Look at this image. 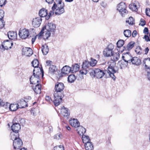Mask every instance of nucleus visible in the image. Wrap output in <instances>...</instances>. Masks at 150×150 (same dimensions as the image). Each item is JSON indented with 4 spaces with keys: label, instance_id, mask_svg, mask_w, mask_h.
Returning a JSON list of instances; mask_svg holds the SVG:
<instances>
[{
    "label": "nucleus",
    "instance_id": "obj_1",
    "mask_svg": "<svg viewBox=\"0 0 150 150\" xmlns=\"http://www.w3.org/2000/svg\"><path fill=\"white\" fill-rule=\"evenodd\" d=\"M64 85L62 83L57 82L56 83L54 92V100L53 102L55 106L59 105L61 102L62 98L64 97L63 90Z\"/></svg>",
    "mask_w": 150,
    "mask_h": 150
},
{
    "label": "nucleus",
    "instance_id": "obj_2",
    "mask_svg": "<svg viewBox=\"0 0 150 150\" xmlns=\"http://www.w3.org/2000/svg\"><path fill=\"white\" fill-rule=\"evenodd\" d=\"M55 28L56 25L55 24L52 23H48L46 27L42 28L39 35L41 36L42 34L44 33L43 36L44 39H47L50 36L51 34H53L54 33Z\"/></svg>",
    "mask_w": 150,
    "mask_h": 150
},
{
    "label": "nucleus",
    "instance_id": "obj_3",
    "mask_svg": "<svg viewBox=\"0 0 150 150\" xmlns=\"http://www.w3.org/2000/svg\"><path fill=\"white\" fill-rule=\"evenodd\" d=\"M38 70V71L36 70L35 69L33 70V75L30 78L31 84H35L40 81V76L41 75V73L42 76H43V71H42L40 67Z\"/></svg>",
    "mask_w": 150,
    "mask_h": 150
},
{
    "label": "nucleus",
    "instance_id": "obj_4",
    "mask_svg": "<svg viewBox=\"0 0 150 150\" xmlns=\"http://www.w3.org/2000/svg\"><path fill=\"white\" fill-rule=\"evenodd\" d=\"M115 61L111 59L109 62V66L106 71L107 73L114 80H115L116 78L114 74L117 72L118 71L117 70H115L114 69L116 64Z\"/></svg>",
    "mask_w": 150,
    "mask_h": 150
},
{
    "label": "nucleus",
    "instance_id": "obj_5",
    "mask_svg": "<svg viewBox=\"0 0 150 150\" xmlns=\"http://www.w3.org/2000/svg\"><path fill=\"white\" fill-rule=\"evenodd\" d=\"M64 3L60 1H59L57 4L54 2L52 9L53 11L56 10L55 11L56 15H60L64 12Z\"/></svg>",
    "mask_w": 150,
    "mask_h": 150
},
{
    "label": "nucleus",
    "instance_id": "obj_6",
    "mask_svg": "<svg viewBox=\"0 0 150 150\" xmlns=\"http://www.w3.org/2000/svg\"><path fill=\"white\" fill-rule=\"evenodd\" d=\"M107 71L104 72L103 70L99 69H96L94 70H90V74L91 76H96L98 78H101L106 74Z\"/></svg>",
    "mask_w": 150,
    "mask_h": 150
},
{
    "label": "nucleus",
    "instance_id": "obj_7",
    "mask_svg": "<svg viewBox=\"0 0 150 150\" xmlns=\"http://www.w3.org/2000/svg\"><path fill=\"white\" fill-rule=\"evenodd\" d=\"M11 139L13 141V145L14 149H19L22 145V141L19 137L18 134L17 136H16L15 134L12 135Z\"/></svg>",
    "mask_w": 150,
    "mask_h": 150
},
{
    "label": "nucleus",
    "instance_id": "obj_8",
    "mask_svg": "<svg viewBox=\"0 0 150 150\" xmlns=\"http://www.w3.org/2000/svg\"><path fill=\"white\" fill-rule=\"evenodd\" d=\"M91 66L90 62L87 60H85L83 62L82 69L80 71V73L86 75L88 72L90 73V70L92 69H89V67Z\"/></svg>",
    "mask_w": 150,
    "mask_h": 150
},
{
    "label": "nucleus",
    "instance_id": "obj_9",
    "mask_svg": "<svg viewBox=\"0 0 150 150\" xmlns=\"http://www.w3.org/2000/svg\"><path fill=\"white\" fill-rule=\"evenodd\" d=\"M117 10L121 14L122 17L124 16L128 13L126 9V6L125 4L123 2H121L117 6Z\"/></svg>",
    "mask_w": 150,
    "mask_h": 150
},
{
    "label": "nucleus",
    "instance_id": "obj_10",
    "mask_svg": "<svg viewBox=\"0 0 150 150\" xmlns=\"http://www.w3.org/2000/svg\"><path fill=\"white\" fill-rule=\"evenodd\" d=\"M114 48V46L112 44H110L103 51L104 55L107 57L111 56L112 54Z\"/></svg>",
    "mask_w": 150,
    "mask_h": 150
},
{
    "label": "nucleus",
    "instance_id": "obj_11",
    "mask_svg": "<svg viewBox=\"0 0 150 150\" xmlns=\"http://www.w3.org/2000/svg\"><path fill=\"white\" fill-rule=\"evenodd\" d=\"M10 42L8 40L6 41H4L2 43L1 46L0 47V50L2 52L5 50H8V49L11 48V46H10Z\"/></svg>",
    "mask_w": 150,
    "mask_h": 150
},
{
    "label": "nucleus",
    "instance_id": "obj_12",
    "mask_svg": "<svg viewBox=\"0 0 150 150\" xmlns=\"http://www.w3.org/2000/svg\"><path fill=\"white\" fill-rule=\"evenodd\" d=\"M16 118L13 120V124L11 126V129L13 132L16 134L18 132L19 130L21 129V126L19 122H16L14 121L16 120Z\"/></svg>",
    "mask_w": 150,
    "mask_h": 150
},
{
    "label": "nucleus",
    "instance_id": "obj_13",
    "mask_svg": "<svg viewBox=\"0 0 150 150\" xmlns=\"http://www.w3.org/2000/svg\"><path fill=\"white\" fill-rule=\"evenodd\" d=\"M18 35L21 38L25 39L29 36V32L28 30L24 29L19 31Z\"/></svg>",
    "mask_w": 150,
    "mask_h": 150
},
{
    "label": "nucleus",
    "instance_id": "obj_14",
    "mask_svg": "<svg viewBox=\"0 0 150 150\" xmlns=\"http://www.w3.org/2000/svg\"><path fill=\"white\" fill-rule=\"evenodd\" d=\"M33 53L32 49L30 47H23L22 49V54L27 57L31 56Z\"/></svg>",
    "mask_w": 150,
    "mask_h": 150
},
{
    "label": "nucleus",
    "instance_id": "obj_15",
    "mask_svg": "<svg viewBox=\"0 0 150 150\" xmlns=\"http://www.w3.org/2000/svg\"><path fill=\"white\" fill-rule=\"evenodd\" d=\"M42 21V19L40 17L33 18L32 21V25L35 28H38L40 26Z\"/></svg>",
    "mask_w": 150,
    "mask_h": 150
},
{
    "label": "nucleus",
    "instance_id": "obj_16",
    "mask_svg": "<svg viewBox=\"0 0 150 150\" xmlns=\"http://www.w3.org/2000/svg\"><path fill=\"white\" fill-rule=\"evenodd\" d=\"M122 58L124 60L125 62H127L128 63H131V61L132 58V57L129 53L127 52L126 53H124L122 56Z\"/></svg>",
    "mask_w": 150,
    "mask_h": 150
},
{
    "label": "nucleus",
    "instance_id": "obj_17",
    "mask_svg": "<svg viewBox=\"0 0 150 150\" xmlns=\"http://www.w3.org/2000/svg\"><path fill=\"white\" fill-rule=\"evenodd\" d=\"M67 109L64 106H63L61 109V115L67 119L70 115V113L68 112Z\"/></svg>",
    "mask_w": 150,
    "mask_h": 150
},
{
    "label": "nucleus",
    "instance_id": "obj_18",
    "mask_svg": "<svg viewBox=\"0 0 150 150\" xmlns=\"http://www.w3.org/2000/svg\"><path fill=\"white\" fill-rule=\"evenodd\" d=\"M47 11L45 8L41 9L39 12V14L40 17H44L46 16V19L47 20L49 18V16H47Z\"/></svg>",
    "mask_w": 150,
    "mask_h": 150
},
{
    "label": "nucleus",
    "instance_id": "obj_19",
    "mask_svg": "<svg viewBox=\"0 0 150 150\" xmlns=\"http://www.w3.org/2000/svg\"><path fill=\"white\" fill-rule=\"evenodd\" d=\"M19 108H24L28 106L26 101L23 99L20 100L17 103Z\"/></svg>",
    "mask_w": 150,
    "mask_h": 150
},
{
    "label": "nucleus",
    "instance_id": "obj_20",
    "mask_svg": "<svg viewBox=\"0 0 150 150\" xmlns=\"http://www.w3.org/2000/svg\"><path fill=\"white\" fill-rule=\"evenodd\" d=\"M8 36L10 40H15L17 39V33L16 32L9 31L8 33Z\"/></svg>",
    "mask_w": 150,
    "mask_h": 150
},
{
    "label": "nucleus",
    "instance_id": "obj_21",
    "mask_svg": "<svg viewBox=\"0 0 150 150\" xmlns=\"http://www.w3.org/2000/svg\"><path fill=\"white\" fill-rule=\"evenodd\" d=\"M132 62V64L138 66L141 64V62L139 59L137 57H132L131 61V63Z\"/></svg>",
    "mask_w": 150,
    "mask_h": 150
},
{
    "label": "nucleus",
    "instance_id": "obj_22",
    "mask_svg": "<svg viewBox=\"0 0 150 150\" xmlns=\"http://www.w3.org/2000/svg\"><path fill=\"white\" fill-rule=\"evenodd\" d=\"M69 123L73 127H76L77 128L80 125L79 122L76 119L73 118L69 120Z\"/></svg>",
    "mask_w": 150,
    "mask_h": 150
},
{
    "label": "nucleus",
    "instance_id": "obj_23",
    "mask_svg": "<svg viewBox=\"0 0 150 150\" xmlns=\"http://www.w3.org/2000/svg\"><path fill=\"white\" fill-rule=\"evenodd\" d=\"M77 131L78 134L80 136L83 135L86 132L85 128L80 125L77 127Z\"/></svg>",
    "mask_w": 150,
    "mask_h": 150
},
{
    "label": "nucleus",
    "instance_id": "obj_24",
    "mask_svg": "<svg viewBox=\"0 0 150 150\" xmlns=\"http://www.w3.org/2000/svg\"><path fill=\"white\" fill-rule=\"evenodd\" d=\"M35 92L37 94H40L41 92V86L40 84H37L35 87H32Z\"/></svg>",
    "mask_w": 150,
    "mask_h": 150
},
{
    "label": "nucleus",
    "instance_id": "obj_25",
    "mask_svg": "<svg viewBox=\"0 0 150 150\" xmlns=\"http://www.w3.org/2000/svg\"><path fill=\"white\" fill-rule=\"evenodd\" d=\"M71 70V68L67 66L64 67L62 69V73L64 74H68Z\"/></svg>",
    "mask_w": 150,
    "mask_h": 150
},
{
    "label": "nucleus",
    "instance_id": "obj_26",
    "mask_svg": "<svg viewBox=\"0 0 150 150\" xmlns=\"http://www.w3.org/2000/svg\"><path fill=\"white\" fill-rule=\"evenodd\" d=\"M143 64L145 65L146 69H150V58L145 59L143 62Z\"/></svg>",
    "mask_w": 150,
    "mask_h": 150
},
{
    "label": "nucleus",
    "instance_id": "obj_27",
    "mask_svg": "<svg viewBox=\"0 0 150 150\" xmlns=\"http://www.w3.org/2000/svg\"><path fill=\"white\" fill-rule=\"evenodd\" d=\"M85 143V147L86 150H92L93 149L94 147L92 143L91 142H87Z\"/></svg>",
    "mask_w": 150,
    "mask_h": 150
},
{
    "label": "nucleus",
    "instance_id": "obj_28",
    "mask_svg": "<svg viewBox=\"0 0 150 150\" xmlns=\"http://www.w3.org/2000/svg\"><path fill=\"white\" fill-rule=\"evenodd\" d=\"M111 56V59L117 61L120 58V54L118 52H113Z\"/></svg>",
    "mask_w": 150,
    "mask_h": 150
},
{
    "label": "nucleus",
    "instance_id": "obj_29",
    "mask_svg": "<svg viewBox=\"0 0 150 150\" xmlns=\"http://www.w3.org/2000/svg\"><path fill=\"white\" fill-rule=\"evenodd\" d=\"M42 51L43 54H47L49 51V48L47 45L45 44L42 46Z\"/></svg>",
    "mask_w": 150,
    "mask_h": 150
},
{
    "label": "nucleus",
    "instance_id": "obj_30",
    "mask_svg": "<svg viewBox=\"0 0 150 150\" xmlns=\"http://www.w3.org/2000/svg\"><path fill=\"white\" fill-rule=\"evenodd\" d=\"M128 63L127 62H125L124 60H120L118 62L120 68L121 69L123 68L126 67L128 65Z\"/></svg>",
    "mask_w": 150,
    "mask_h": 150
},
{
    "label": "nucleus",
    "instance_id": "obj_31",
    "mask_svg": "<svg viewBox=\"0 0 150 150\" xmlns=\"http://www.w3.org/2000/svg\"><path fill=\"white\" fill-rule=\"evenodd\" d=\"M80 68V66L77 64H75L73 65L71 68V70L73 73L79 71Z\"/></svg>",
    "mask_w": 150,
    "mask_h": 150
},
{
    "label": "nucleus",
    "instance_id": "obj_32",
    "mask_svg": "<svg viewBox=\"0 0 150 150\" xmlns=\"http://www.w3.org/2000/svg\"><path fill=\"white\" fill-rule=\"evenodd\" d=\"M9 110L11 111H15L19 108L17 104H11L9 105Z\"/></svg>",
    "mask_w": 150,
    "mask_h": 150
},
{
    "label": "nucleus",
    "instance_id": "obj_33",
    "mask_svg": "<svg viewBox=\"0 0 150 150\" xmlns=\"http://www.w3.org/2000/svg\"><path fill=\"white\" fill-rule=\"evenodd\" d=\"M76 79V76L73 74L69 75L68 77V81L70 83L74 82Z\"/></svg>",
    "mask_w": 150,
    "mask_h": 150
},
{
    "label": "nucleus",
    "instance_id": "obj_34",
    "mask_svg": "<svg viewBox=\"0 0 150 150\" xmlns=\"http://www.w3.org/2000/svg\"><path fill=\"white\" fill-rule=\"evenodd\" d=\"M129 8L132 11H137L138 10L137 6L135 3H132L129 5Z\"/></svg>",
    "mask_w": 150,
    "mask_h": 150
},
{
    "label": "nucleus",
    "instance_id": "obj_35",
    "mask_svg": "<svg viewBox=\"0 0 150 150\" xmlns=\"http://www.w3.org/2000/svg\"><path fill=\"white\" fill-rule=\"evenodd\" d=\"M123 34L125 37L129 38L131 35V31L128 29L125 30L123 32Z\"/></svg>",
    "mask_w": 150,
    "mask_h": 150
},
{
    "label": "nucleus",
    "instance_id": "obj_36",
    "mask_svg": "<svg viewBox=\"0 0 150 150\" xmlns=\"http://www.w3.org/2000/svg\"><path fill=\"white\" fill-rule=\"evenodd\" d=\"M82 140L83 143L85 144V143L87 142H91V140L89 136H86V135H82Z\"/></svg>",
    "mask_w": 150,
    "mask_h": 150
},
{
    "label": "nucleus",
    "instance_id": "obj_37",
    "mask_svg": "<svg viewBox=\"0 0 150 150\" xmlns=\"http://www.w3.org/2000/svg\"><path fill=\"white\" fill-rule=\"evenodd\" d=\"M33 66L35 68H38L39 62L37 59H34L31 62Z\"/></svg>",
    "mask_w": 150,
    "mask_h": 150
},
{
    "label": "nucleus",
    "instance_id": "obj_38",
    "mask_svg": "<svg viewBox=\"0 0 150 150\" xmlns=\"http://www.w3.org/2000/svg\"><path fill=\"white\" fill-rule=\"evenodd\" d=\"M56 66L53 65L50 66L49 68V73L52 74L56 71Z\"/></svg>",
    "mask_w": 150,
    "mask_h": 150
},
{
    "label": "nucleus",
    "instance_id": "obj_39",
    "mask_svg": "<svg viewBox=\"0 0 150 150\" xmlns=\"http://www.w3.org/2000/svg\"><path fill=\"white\" fill-rule=\"evenodd\" d=\"M135 43L133 42H131L129 43L127 46V50H129L131 49L134 46Z\"/></svg>",
    "mask_w": 150,
    "mask_h": 150
},
{
    "label": "nucleus",
    "instance_id": "obj_40",
    "mask_svg": "<svg viewBox=\"0 0 150 150\" xmlns=\"http://www.w3.org/2000/svg\"><path fill=\"white\" fill-rule=\"evenodd\" d=\"M134 20L133 18L132 17H129L128 20L126 21V23H127L129 25H132L134 24Z\"/></svg>",
    "mask_w": 150,
    "mask_h": 150
},
{
    "label": "nucleus",
    "instance_id": "obj_41",
    "mask_svg": "<svg viewBox=\"0 0 150 150\" xmlns=\"http://www.w3.org/2000/svg\"><path fill=\"white\" fill-rule=\"evenodd\" d=\"M124 41L123 40H120L118 41L117 43V46L118 48H120L123 46L124 44Z\"/></svg>",
    "mask_w": 150,
    "mask_h": 150
},
{
    "label": "nucleus",
    "instance_id": "obj_42",
    "mask_svg": "<svg viewBox=\"0 0 150 150\" xmlns=\"http://www.w3.org/2000/svg\"><path fill=\"white\" fill-rule=\"evenodd\" d=\"M54 138L57 140L60 139L62 138V135L61 133H59L55 134L54 136Z\"/></svg>",
    "mask_w": 150,
    "mask_h": 150
},
{
    "label": "nucleus",
    "instance_id": "obj_43",
    "mask_svg": "<svg viewBox=\"0 0 150 150\" xmlns=\"http://www.w3.org/2000/svg\"><path fill=\"white\" fill-rule=\"evenodd\" d=\"M91 61L90 62V64L92 67H93L96 65V64L97 61L95 59H93L92 58H91Z\"/></svg>",
    "mask_w": 150,
    "mask_h": 150
},
{
    "label": "nucleus",
    "instance_id": "obj_44",
    "mask_svg": "<svg viewBox=\"0 0 150 150\" xmlns=\"http://www.w3.org/2000/svg\"><path fill=\"white\" fill-rule=\"evenodd\" d=\"M53 150H64V149L63 145H59L55 146Z\"/></svg>",
    "mask_w": 150,
    "mask_h": 150
},
{
    "label": "nucleus",
    "instance_id": "obj_45",
    "mask_svg": "<svg viewBox=\"0 0 150 150\" xmlns=\"http://www.w3.org/2000/svg\"><path fill=\"white\" fill-rule=\"evenodd\" d=\"M5 23L4 21L2 19H0V29L2 28L4 26Z\"/></svg>",
    "mask_w": 150,
    "mask_h": 150
},
{
    "label": "nucleus",
    "instance_id": "obj_46",
    "mask_svg": "<svg viewBox=\"0 0 150 150\" xmlns=\"http://www.w3.org/2000/svg\"><path fill=\"white\" fill-rule=\"evenodd\" d=\"M4 16V11L2 10H0V19H2Z\"/></svg>",
    "mask_w": 150,
    "mask_h": 150
},
{
    "label": "nucleus",
    "instance_id": "obj_47",
    "mask_svg": "<svg viewBox=\"0 0 150 150\" xmlns=\"http://www.w3.org/2000/svg\"><path fill=\"white\" fill-rule=\"evenodd\" d=\"M6 0H0V6H2L4 5L6 3Z\"/></svg>",
    "mask_w": 150,
    "mask_h": 150
},
{
    "label": "nucleus",
    "instance_id": "obj_48",
    "mask_svg": "<svg viewBox=\"0 0 150 150\" xmlns=\"http://www.w3.org/2000/svg\"><path fill=\"white\" fill-rule=\"evenodd\" d=\"M145 13L146 15L147 16H148L150 17V9L149 8H146Z\"/></svg>",
    "mask_w": 150,
    "mask_h": 150
},
{
    "label": "nucleus",
    "instance_id": "obj_49",
    "mask_svg": "<svg viewBox=\"0 0 150 150\" xmlns=\"http://www.w3.org/2000/svg\"><path fill=\"white\" fill-rule=\"evenodd\" d=\"M141 23L140 24V25L143 26L145 24L146 22L143 19H141L140 20Z\"/></svg>",
    "mask_w": 150,
    "mask_h": 150
},
{
    "label": "nucleus",
    "instance_id": "obj_50",
    "mask_svg": "<svg viewBox=\"0 0 150 150\" xmlns=\"http://www.w3.org/2000/svg\"><path fill=\"white\" fill-rule=\"evenodd\" d=\"M52 62L50 60H47L46 61V64H45V66H50H50H51Z\"/></svg>",
    "mask_w": 150,
    "mask_h": 150
},
{
    "label": "nucleus",
    "instance_id": "obj_51",
    "mask_svg": "<svg viewBox=\"0 0 150 150\" xmlns=\"http://www.w3.org/2000/svg\"><path fill=\"white\" fill-rule=\"evenodd\" d=\"M36 110H37L36 109L34 108V109H32L31 110V114H33V115H36V114H37V112H38L36 111H37Z\"/></svg>",
    "mask_w": 150,
    "mask_h": 150
},
{
    "label": "nucleus",
    "instance_id": "obj_52",
    "mask_svg": "<svg viewBox=\"0 0 150 150\" xmlns=\"http://www.w3.org/2000/svg\"><path fill=\"white\" fill-rule=\"evenodd\" d=\"M144 38H145V40L146 42L150 41V40L149 37L146 35H145L144 36Z\"/></svg>",
    "mask_w": 150,
    "mask_h": 150
},
{
    "label": "nucleus",
    "instance_id": "obj_53",
    "mask_svg": "<svg viewBox=\"0 0 150 150\" xmlns=\"http://www.w3.org/2000/svg\"><path fill=\"white\" fill-rule=\"evenodd\" d=\"M25 121L23 119H21L19 121V123L21 124L22 125H23L25 123Z\"/></svg>",
    "mask_w": 150,
    "mask_h": 150
},
{
    "label": "nucleus",
    "instance_id": "obj_54",
    "mask_svg": "<svg viewBox=\"0 0 150 150\" xmlns=\"http://www.w3.org/2000/svg\"><path fill=\"white\" fill-rule=\"evenodd\" d=\"M45 100L46 101L49 102L51 100V98L49 96H46L45 97Z\"/></svg>",
    "mask_w": 150,
    "mask_h": 150
},
{
    "label": "nucleus",
    "instance_id": "obj_55",
    "mask_svg": "<svg viewBox=\"0 0 150 150\" xmlns=\"http://www.w3.org/2000/svg\"><path fill=\"white\" fill-rule=\"evenodd\" d=\"M137 31L136 30H134L132 33V36L133 37H135L137 35Z\"/></svg>",
    "mask_w": 150,
    "mask_h": 150
},
{
    "label": "nucleus",
    "instance_id": "obj_56",
    "mask_svg": "<svg viewBox=\"0 0 150 150\" xmlns=\"http://www.w3.org/2000/svg\"><path fill=\"white\" fill-rule=\"evenodd\" d=\"M148 28L146 27L145 28L144 30V31H143L144 33L145 34H147L148 33Z\"/></svg>",
    "mask_w": 150,
    "mask_h": 150
},
{
    "label": "nucleus",
    "instance_id": "obj_57",
    "mask_svg": "<svg viewBox=\"0 0 150 150\" xmlns=\"http://www.w3.org/2000/svg\"><path fill=\"white\" fill-rule=\"evenodd\" d=\"M45 1L49 4H52L53 2V0H45Z\"/></svg>",
    "mask_w": 150,
    "mask_h": 150
},
{
    "label": "nucleus",
    "instance_id": "obj_58",
    "mask_svg": "<svg viewBox=\"0 0 150 150\" xmlns=\"http://www.w3.org/2000/svg\"><path fill=\"white\" fill-rule=\"evenodd\" d=\"M149 50V49L148 48V47H146L144 50L145 53V54H147Z\"/></svg>",
    "mask_w": 150,
    "mask_h": 150
},
{
    "label": "nucleus",
    "instance_id": "obj_59",
    "mask_svg": "<svg viewBox=\"0 0 150 150\" xmlns=\"http://www.w3.org/2000/svg\"><path fill=\"white\" fill-rule=\"evenodd\" d=\"M101 6L103 7H105L106 6V4H105V3L103 2H102L101 3Z\"/></svg>",
    "mask_w": 150,
    "mask_h": 150
},
{
    "label": "nucleus",
    "instance_id": "obj_60",
    "mask_svg": "<svg viewBox=\"0 0 150 150\" xmlns=\"http://www.w3.org/2000/svg\"><path fill=\"white\" fill-rule=\"evenodd\" d=\"M52 10V11H50L49 13V15L50 16H52V15H53V14L54 13V11Z\"/></svg>",
    "mask_w": 150,
    "mask_h": 150
},
{
    "label": "nucleus",
    "instance_id": "obj_61",
    "mask_svg": "<svg viewBox=\"0 0 150 150\" xmlns=\"http://www.w3.org/2000/svg\"><path fill=\"white\" fill-rule=\"evenodd\" d=\"M65 127L66 128V129L69 131H70L71 130V128L68 125H66L65 126Z\"/></svg>",
    "mask_w": 150,
    "mask_h": 150
},
{
    "label": "nucleus",
    "instance_id": "obj_62",
    "mask_svg": "<svg viewBox=\"0 0 150 150\" xmlns=\"http://www.w3.org/2000/svg\"><path fill=\"white\" fill-rule=\"evenodd\" d=\"M4 105V103L2 102V101L1 100V99L0 98V105L3 106Z\"/></svg>",
    "mask_w": 150,
    "mask_h": 150
},
{
    "label": "nucleus",
    "instance_id": "obj_63",
    "mask_svg": "<svg viewBox=\"0 0 150 150\" xmlns=\"http://www.w3.org/2000/svg\"><path fill=\"white\" fill-rule=\"evenodd\" d=\"M147 77L148 79L150 80V72H147Z\"/></svg>",
    "mask_w": 150,
    "mask_h": 150
},
{
    "label": "nucleus",
    "instance_id": "obj_64",
    "mask_svg": "<svg viewBox=\"0 0 150 150\" xmlns=\"http://www.w3.org/2000/svg\"><path fill=\"white\" fill-rule=\"evenodd\" d=\"M35 38H32L31 40L32 42V44H33L34 42L35 41Z\"/></svg>",
    "mask_w": 150,
    "mask_h": 150
}]
</instances>
